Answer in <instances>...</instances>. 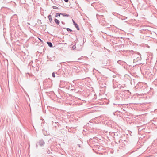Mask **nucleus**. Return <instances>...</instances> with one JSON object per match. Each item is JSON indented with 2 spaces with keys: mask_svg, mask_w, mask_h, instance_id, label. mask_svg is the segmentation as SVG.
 <instances>
[{
  "mask_svg": "<svg viewBox=\"0 0 157 157\" xmlns=\"http://www.w3.org/2000/svg\"><path fill=\"white\" fill-rule=\"evenodd\" d=\"M36 147H38V145H37V144H36Z\"/></svg>",
  "mask_w": 157,
  "mask_h": 157,
  "instance_id": "obj_20",
  "label": "nucleus"
},
{
  "mask_svg": "<svg viewBox=\"0 0 157 157\" xmlns=\"http://www.w3.org/2000/svg\"><path fill=\"white\" fill-rule=\"evenodd\" d=\"M156 128H157V127H156Z\"/></svg>",
  "mask_w": 157,
  "mask_h": 157,
  "instance_id": "obj_22",
  "label": "nucleus"
},
{
  "mask_svg": "<svg viewBox=\"0 0 157 157\" xmlns=\"http://www.w3.org/2000/svg\"><path fill=\"white\" fill-rule=\"evenodd\" d=\"M66 30L67 31H70V32H72V30L71 29H70L69 28H67L66 29Z\"/></svg>",
  "mask_w": 157,
  "mask_h": 157,
  "instance_id": "obj_9",
  "label": "nucleus"
},
{
  "mask_svg": "<svg viewBox=\"0 0 157 157\" xmlns=\"http://www.w3.org/2000/svg\"><path fill=\"white\" fill-rule=\"evenodd\" d=\"M132 56L134 58V60L136 61L141 60V54L137 52L133 53L132 55Z\"/></svg>",
  "mask_w": 157,
  "mask_h": 157,
  "instance_id": "obj_1",
  "label": "nucleus"
},
{
  "mask_svg": "<svg viewBox=\"0 0 157 157\" xmlns=\"http://www.w3.org/2000/svg\"><path fill=\"white\" fill-rule=\"evenodd\" d=\"M52 77H55V73L54 72L52 73Z\"/></svg>",
  "mask_w": 157,
  "mask_h": 157,
  "instance_id": "obj_12",
  "label": "nucleus"
},
{
  "mask_svg": "<svg viewBox=\"0 0 157 157\" xmlns=\"http://www.w3.org/2000/svg\"><path fill=\"white\" fill-rule=\"evenodd\" d=\"M53 9H58V7L56 6H53Z\"/></svg>",
  "mask_w": 157,
  "mask_h": 157,
  "instance_id": "obj_10",
  "label": "nucleus"
},
{
  "mask_svg": "<svg viewBox=\"0 0 157 157\" xmlns=\"http://www.w3.org/2000/svg\"><path fill=\"white\" fill-rule=\"evenodd\" d=\"M38 39L40 42H43L42 40L40 38H38Z\"/></svg>",
  "mask_w": 157,
  "mask_h": 157,
  "instance_id": "obj_16",
  "label": "nucleus"
},
{
  "mask_svg": "<svg viewBox=\"0 0 157 157\" xmlns=\"http://www.w3.org/2000/svg\"><path fill=\"white\" fill-rule=\"evenodd\" d=\"M79 46H80V49H77L78 50H79L80 49H81L82 48V47L81 46V45H80Z\"/></svg>",
  "mask_w": 157,
  "mask_h": 157,
  "instance_id": "obj_13",
  "label": "nucleus"
},
{
  "mask_svg": "<svg viewBox=\"0 0 157 157\" xmlns=\"http://www.w3.org/2000/svg\"><path fill=\"white\" fill-rule=\"evenodd\" d=\"M72 48L73 49H75L76 48V47L75 45H74L72 46Z\"/></svg>",
  "mask_w": 157,
  "mask_h": 157,
  "instance_id": "obj_11",
  "label": "nucleus"
},
{
  "mask_svg": "<svg viewBox=\"0 0 157 157\" xmlns=\"http://www.w3.org/2000/svg\"><path fill=\"white\" fill-rule=\"evenodd\" d=\"M123 111H124V112H125V110L124 109H123Z\"/></svg>",
  "mask_w": 157,
  "mask_h": 157,
  "instance_id": "obj_21",
  "label": "nucleus"
},
{
  "mask_svg": "<svg viewBox=\"0 0 157 157\" xmlns=\"http://www.w3.org/2000/svg\"><path fill=\"white\" fill-rule=\"evenodd\" d=\"M48 17L49 18V20L50 22H51L52 21V16L51 15H50L48 16Z\"/></svg>",
  "mask_w": 157,
  "mask_h": 157,
  "instance_id": "obj_7",
  "label": "nucleus"
},
{
  "mask_svg": "<svg viewBox=\"0 0 157 157\" xmlns=\"http://www.w3.org/2000/svg\"><path fill=\"white\" fill-rule=\"evenodd\" d=\"M64 1L66 2H68L69 0H64Z\"/></svg>",
  "mask_w": 157,
  "mask_h": 157,
  "instance_id": "obj_15",
  "label": "nucleus"
},
{
  "mask_svg": "<svg viewBox=\"0 0 157 157\" xmlns=\"http://www.w3.org/2000/svg\"><path fill=\"white\" fill-rule=\"evenodd\" d=\"M121 141H122V140H119V142H120V141H121Z\"/></svg>",
  "mask_w": 157,
  "mask_h": 157,
  "instance_id": "obj_19",
  "label": "nucleus"
},
{
  "mask_svg": "<svg viewBox=\"0 0 157 157\" xmlns=\"http://www.w3.org/2000/svg\"><path fill=\"white\" fill-rule=\"evenodd\" d=\"M61 15H63L64 17H68L69 15L68 14L64 13H62Z\"/></svg>",
  "mask_w": 157,
  "mask_h": 157,
  "instance_id": "obj_5",
  "label": "nucleus"
},
{
  "mask_svg": "<svg viewBox=\"0 0 157 157\" xmlns=\"http://www.w3.org/2000/svg\"><path fill=\"white\" fill-rule=\"evenodd\" d=\"M62 13H57L56 14L55 17H57L58 16H60V15H61Z\"/></svg>",
  "mask_w": 157,
  "mask_h": 157,
  "instance_id": "obj_8",
  "label": "nucleus"
},
{
  "mask_svg": "<svg viewBox=\"0 0 157 157\" xmlns=\"http://www.w3.org/2000/svg\"><path fill=\"white\" fill-rule=\"evenodd\" d=\"M40 147L43 146L45 144V142L43 139H41L37 143Z\"/></svg>",
  "mask_w": 157,
  "mask_h": 157,
  "instance_id": "obj_2",
  "label": "nucleus"
},
{
  "mask_svg": "<svg viewBox=\"0 0 157 157\" xmlns=\"http://www.w3.org/2000/svg\"><path fill=\"white\" fill-rule=\"evenodd\" d=\"M47 43L49 47H52L53 45L51 42H47Z\"/></svg>",
  "mask_w": 157,
  "mask_h": 157,
  "instance_id": "obj_3",
  "label": "nucleus"
},
{
  "mask_svg": "<svg viewBox=\"0 0 157 157\" xmlns=\"http://www.w3.org/2000/svg\"><path fill=\"white\" fill-rule=\"evenodd\" d=\"M54 21L55 22L57 25H59V20L57 19H55L54 20Z\"/></svg>",
  "mask_w": 157,
  "mask_h": 157,
  "instance_id": "obj_4",
  "label": "nucleus"
},
{
  "mask_svg": "<svg viewBox=\"0 0 157 157\" xmlns=\"http://www.w3.org/2000/svg\"><path fill=\"white\" fill-rule=\"evenodd\" d=\"M62 24H65V23H64L63 21H62Z\"/></svg>",
  "mask_w": 157,
  "mask_h": 157,
  "instance_id": "obj_18",
  "label": "nucleus"
},
{
  "mask_svg": "<svg viewBox=\"0 0 157 157\" xmlns=\"http://www.w3.org/2000/svg\"><path fill=\"white\" fill-rule=\"evenodd\" d=\"M72 21H73V23L74 25H75V24H76V23H75V21H74L73 20H72Z\"/></svg>",
  "mask_w": 157,
  "mask_h": 157,
  "instance_id": "obj_14",
  "label": "nucleus"
},
{
  "mask_svg": "<svg viewBox=\"0 0 157 157\" xmlns=\"http://www.w3.org/2000/svg\"><path fill=\"white\" fill-rule=\"evenodd\" d=\"M74 25L75 26V27L77 28V29L78 30H79V28L78 25L77 23H76V24H75Z\"/></svg>",
  "mask_w": 157,
  "mask_h": 157,
  "instance_id": "obj_6",
  "label": "nucleus"
},
{
  "mask_svg": "<svg viewBox=\"0 0 157 157\" xmlns=\"http://www.w3.org/2000/svg\"><path fill=\"white\" fill-rule=\"evenodd\" d=\"M78 146L79 147H80V145L79 144H78Z\"/></svg>",
  "mask_w": 157,
  "mask_h": 157,
  "instance_id": "obj_17",
  "label": "nucleus"
}]
</instances>
